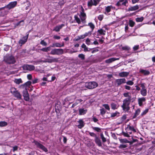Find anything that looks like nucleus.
<instances>
[{"instance_id":"obj_1","label":"nucleus","mask_w":155,"mask_h":155,"mask_svg":"<svg viewBox=\"0 0 155 155\" xmlns=\"http://www.w3.org/2000/svg\"><path fill=\"white\" fill-rule=\"evenodd\" d=\"M3 61L8 64H13L16 62L14 57L11 55L7 54L4 57Z\"/></svg>"},{"instance_id":"obj_2","label":"nucleus","mask_w":155,"mask_h":155,"mask_svg":"<svg viewBox=\"0 0 155 155\" xmlns=\"http://www.w3.org/2000/svg\"><path fill=\"white\" fill-rule=\"evenodd\" d=\"M131 99H125L123 101V104L121 106L124 110L128 111L130 109L129 105L130 104Z\"/></svg>"},{"instance_id":"obj_3","label":"nucleus","mask_w":155,"mask_h":155,"mask_svg":"<svg viewBox=\"0 0 155 155\" xmlns=\"http://www.w3.org/2000/svg\"><path fill=\"white\" fill-rule=\"evenodd\" d=\"M98 84L94 81L87 82L85 84V87L89 89L95 88L98 86Z\"/></svg>"},{"instance_id":"obj_4","label":"nucleus","mask_w":155,"mask_h":155,"mask_svg":"<svg viewBox=\"0 0 155 155\" xmlns=\"http://www.w3.org/2000/svg\"><path fill=\"white\" fill-rule=\"evenodd\" d=\"M64 53V50L62 49H54L52 50L50 54L52 55H60Z\"/></svg>"},{"instance_id":"obj_5","label":"nucleus","mask_w":155,"mask_h":155,"mask_svg":"<svg viewBox=\"0 0 155 155\" xmlns=\"http://www.w3.org/2000/svg\"><path fill=\"white\" fill-rule=\"evenodd\" d=\"M48 57L50 58L46 59L44 60H41V62L44 63L48 62V63H51L54 62H56L58 61V59L56 58H53L52 57L49 56Z\"/></svg>"},{"instance_id":"obj_6","label":"nucleus","mask_w":155,"mask_h":155,"mask_svg":"<svg viewBox=\"0 0 155 155\" xmlns=\"http://www.w3.org/2000/svg\"><path fill=\"white\" fill-rule=\"evenodd\" d=\"M17 4V2L16 1L11 2L4 7L2 8H7L8 10H10L14 8L16 5Z\"/></svg>"},{"instance_id":"obj_7","label":"nucleus","mask_w":155,"mask_h":155,"mask_svg":"<svg viewBox=\"0 0 155 155\" xmlns=\"http://www.w3.org/2000/svg\"><path fill=\"white\" fill-rule=\"evenodd\" d=\"M28 34L19 40L18 42V44L20 46H21L27 42L28 38Z\"/></svg>"},{"instance_id":"obj_8","label":"nucleus","mask_w":155,"mask_h":155,"mask_svg":"<svg viewBox=\"0 0 155 155\" xmlns=\"http://www.w3.org/2000/svg\"><path fill=\"white\" fill-rule=\"evenodd\" d=\"M23 69L24 70L31 71L35 69V67L33 65L25 64L23 66Z\"/></svg>"},{"instance_id":"obj_9","label":"nucleus","mask_w":155,"mask_h":155,"mask_svg":"<svg viewBox=\"0 0 155 155\" xmlns=\"http://www.w3.org/2000/svg\"><path fill=\"white\" fill-rule=\"evenodd\" d=\"M23 96L25 101H29V97L28 94L27 90L26 88H25L23 91Z\"/></svg>"},{"instance_id":"obj_10","label":"nucleus","mask_w":155,"mask_h":155,"mask_svg":"<svg viewBox=\"0 0 155 155\" xmlns=\"http://www.w3.org/2000/svg\"><path fill=\"white\" fill-rule=\"evenodd\" d=\"M115 82L117 86H118L123 84L126 83V80L124 78L117 79L115 81Z\"/></svg>"},{"instance_id":"obj_11","label":"nucleus","mask_w":155,"mask_h":155,"mask_svg":"<svg viewBox=\"0 0 155 155\" xmlns=\"http://www.w3.org/2000/svg\"><path fill=\"white\" fill-rule=\"evenodd\" d=\"M127 3L128 1L127 0H119L116 3V5L117 6L121 5L127 6Z\"/></svg>"},{"instance_id":"obj_12","label":"nucleus","mask_w":155,"mask_h":155,"mask_svg":"<svg viewBox=\"0 0 155 155\" xmlns=\"http://www.w3.org/2000/svg\"><path fill=\"white\" fill-rule=\"evenodd\" d=\"M9 10L7 8H0V11H2L1 13L0 14V15L3 16L6 15L8 14Z\"/></svg>"},{"instance_id":"obj_13","label":"nucleus","mask_w":155,"mask_h":155,"mask_svg":"<svg viewBox=\"0 0 155 155\" xmlns=\"http://www.w3.org/2000/svg\"><path fill=\"white\" fill-rule=\"evenodd\" d=\"M35 145L39 148L42 149L43 151L45 152L48 151L47 149L42 145L38 142H35Z\"/></svg>"},{"instance_id":"obj_14","label":"nucleus","mask_w":155,"mask_h":155,"mask_svg":"<svg viewBox=\"0 0 155 155\" xmlns=\"http://www.w3.org/2000/svg\"><path fill=\"white\" fill-rule=\"evenodd\" d=\"M84 9L82 8V12L81 13V18L82 22L83 23L85 22V20L86 18V15L84 12Z\"/></svg>"},{"instance_id":"obj_15","label":"nucleus","mask_w":155,"mask_h":155,"mask_svg":"<svg viewBox=\"0 0 155 155\" xmlns=\"http://www.w3.org/2000/svg\"><path fill=\"white\" fill-rule=\"evenodd\" d=\"M64 26V24H62L61 25L57 26L55 27L54 29H53V31L56 32H58L60 31V30Z\"/></svg>"},{"instance_id":"obj_16","label":"nucleus","mask_w":155,"mask_h":155,"mask_svg":"<svg viewBox=\"0 0 155 155\" xmlns=\"http://www.w3.org/2000/svg\"><path fill=\"white\" fill-rule=\"evenodd\" d=\"M129 74V72H122L119 74V75L121 77H125L127 76Z\"/></svg>"},{"instance_id":"obj_17","label":"nucleus","mask_w":155,"mask_h":155,"mask_svg":"<svg viewBox=\"0 0 155 155\" xmlns=\"http://www.w3.org/2000/svg\"><path fill=\"white\" fill-rule=\"evenodd\" d=\"M95 142L99 146L101 147L102 146L101 140L98 137H96L95 138Z\"/></svg>"},{"instance_id":"obj_18","label":"nucleus","mask_w":155,"mask_h":155,"mask_svg":"<svg viewBox=\"0 0 155 155\" xmlns=\"http://www.w3.org/2000/svg\"><path fill=\"white\" fill-rule=\"evenodd\" d=\"M78 122L79 123V124L78 125V128L81 129L84 127V122L81 119H80Z\"/></svg>"},{"instance_id":"obj_19","label":"nucleus","mask_w":155,"mask_h":155,"mask_svg":"<svg viewBox=\"0 0 155 155\" xmlns=\"http://www.w3.org/2000/svg\"><path fill=\"white\" fill-rule=\"evenodd\" d=\"M13 96L17 98L18 100H21V99L22 96L18 91L16 92Z\"/></svg>"},{"instance_id":"obj_20","label":"nucleus","mask_w":155,"mask_h":155,"mask_svg":"<svg viewBox=\"0 0 155 155\" xmlns=\"http://www.w3.org/2000/svg\"><path fill=\"white\" fill-rule=\"evenodd\" d=\"M146 101V99L144 97L139 98L138 99V104L140 106H141L143 104V102Z\"/></svg>"},{"instance_id":"obj_21","label":"nucleus","mask_w":155,"mask_h":155,"mask_svg":"<svg viewBox=\"0 0 155 155\" xmlns=\"http://www.w3.org/2000/svg\"><path fill=\"white\" fill-rule=\"evenodd\" d=\"M87 111V109H84L83 108H80L79 109V112L80 115H84L85 114Z\"/></svg>"},{"instance_id":"obj_22","label":"nucleus","mask_w":155,"mask_h":155,"mask_svg":"<svg viewBox=\"0 0 155 155\" xmlns=\"http://www.w3.org/2000/svg\"><path fill=\"white\" fill-rule=\"evenodd\" d=\"M140 72L143 74L144 75H149L150 72L147 70L140 69L139 71Z\"/></svg>"},{"instance_id":"obj_23","label":"nucleus","mask_w":155,"mask_h":155,"mask_svg":"<svg viewBox=\"0 0 155 155\" xmlns=\"http://www.w3.org/2000/svg\"><path fill=\"white\" fill-rule=\"evenodd\" d=\"M139 7L138 5H136L133 7H131L129 8L128 10L130 11H134L138 9Z\"/></svg>"},{"instance_id":"obj_24","label":"nucleus","mask_w":155,"mask_h":155,"mask_svg":"<svg viewBox=\"0 0 155 155\" xmlns=\"http://www.w3.org/2000/svg\"><path fill=\"white\" fill-rule=\"evenodd\" d=\"M31 82L30 81H28L26 82L25 84H22L20 86V88H25V86H29L31 84Z\"/></svg>"},{"instance_id":"obj_25","label":"nucleus","mask_w":155,"mask_h":155,"mask_svg":"<svg viewBox=\"0 0 155 155\" xmlns=\"http://www.w3.org/2000/svg\"><path fill=\"white\" fill-rule=\"evenodd\" d=\"M52 47H63V45H61L59 43H56L53 44Z\"/></svg>"},{"instance_id":"obj_26","label":"nucleus","mask_w":155,"mask_h":155,"mask_svg":"<svg viewBox=\"0 0 155 155\" xmlns=\"http://www.w3.org/2000/svg\"><path fill=\"white\" fill-rule=\"evenodd\" d=\"M110 106L112 109L114 110L117 109L118 107L117 105L114 103H112L110 104Z\"/></svg>"},{"instance_id":"obj_27","label":"nucleus","mask_w":155,"mask_h":155,"mask_svg":"<svg viewBox=\"0 0 155 155\" xmlns=\"http://www.w3.org/2000/svg\"><path fill=\"white\" fill-rule=\"evenodd\" d=\"M116 59L115 58H111L105 60V62L107 63H110L115 61Z\"/></svg>"},{"instance_id":"obj_28","label":"nucleus","mask_w":155,"mask_h":155,"mask_svg":"<svg viewBox=\"0 0 155 155\" xmlns=\"http://www.w3.org/2000/svg\"><path fill=\"white\" fill-rule=\"evenodd\" d=\"M128 128L129 129V130L133 131L134 133L136 132V130L133 127L131 126L130 124H128L127 125V127L125 129Z\"/></svg>"},{"instance_id":"obj_29","label":"nucleus","mask_w":155,"mask_h":155,"mask_svg":"<svg viewBox=\"0 0 155 155\" xmlns=\"http://www.w3.org/2000/svg\"><path fill=\"white\" fill-rule=\"evenodd\" d=\"M98 33L100 35H104L105 34V31L102 29L98 30L97 31Z\"/></svg>"},{"instance_id":"obj_30","label":"nucleus","mask_w":155,"mask_h":155,"mask_svg":"<svg viewBox=\"0 0 155 155\" xmlns=\"http://www.w3.org/2000/svg\"><path fill=\"white\" fill-rule=\"evenodd\" d=\"M113 7L111 6H108L105 7V11L107 13L110 12L111 9H113Z\"/></svg>"},{"instance_id":"obj_31","label":"nucleus","mask_w":155,"mask_h":155,"mask_svg":"<svg viewBox=\"0 0 155 155\" xmlns=\"http://www.w3.org/2000/svg\"><path fill=\"white\" fill-rule=\"evenodd\" d=\"M140 93L142 96H146L147 94V89H141L140 91Z\"/></svg>"},{"instance_id":"obj_32","label":"nucleus","mask_w":155,"mask_h":155,"mask_svg":"<svg viewBox=\"0 0 155 155\" xmlns=\"http://www.w3.org/2000/svg\"><path fill=\"white\" fill-rule=\"evenodd\" d=\"M14 81L15 83L18 84L22 83V81L21 78L15 79Z\"/></svg>"},{"instance_id":"obj_33","label":"nucleus","mask_w":155,"mask_h":155,"mask_svg":"<svg viewBox=\"0 0 155 155\" xmlns=\"http://www.w3.org/2000/svg\"><path fill=\"white\" fill-rule=\"evenodd\" d=\"M50 50V47L49 46L47 48H43L40 49V50L44 52H48Z\"/></svg>"},{"instance_id":"obj_34","label":"nucleus","mask_w":155,"mask_h":155,"mask_svg":"<svg viewBox=\"0 0 155 155\" xmlns=\"http://www.w3.org/2000/svg\"><path fill=\"white\" fill-rule=\"evenodd\" d=\"M140 112V110L138 109L136 111L134 115L133 116V118H135L137 116H138Z\"/></svg>"},{"instance_id":"obj_35","label":"nucleus","mask_w":155,"mask_h":155,"mask_svg":"<svg viewBox=\"0 0 155 155\" xmlns=\"http://www.w3.org/2000/svg\"><path fill=\"white\" fill-rule=\"evenodd\" d=\"M18 91L14 87H12L11 88V92L14 95Z\"/></svg>"},{"instance_id":"obj_36","label":"nucleus","mask_w":155,"mask_h":155,"mask_svg":"<svg viewBox=\"0 0 155 155\" xmlns=\"http://www.w3.org/2000/svg\"><path fill=\"white\" fill-rule=\"evenodd\" d=\"M7 125V123L5 121H0V127H5Z\"/></svg>"},{"instance_id":"obj_37","label":"nucleus","mask_w":155,"mask_h":155,"mask_svg":"<svg viewBox=\"0 0 155 155\" xmlns=\"http://www.w3.org/2000/svg\"><path fill=\"white\" fill-rule=\"evenodd\" d=\"M123 95L124 96L126 97H127V98H128V99H131V97L130 95H129V93L127 92L126 93H124L123 94Z\"/></svg>"},{"instance_id":"obj_38","label":"nucleus","mask_w":155,"mask_h":155,"mask_svg":"<svg viewBox=\"0 0 155 155\" xmlns=\"http://www.w3.org/2000/svg\"><path fill=\"white\" fill-rule=\"evenodd\" d=\"M92 129L97 132H100L101 131V129L98 127H92Z\"/></svg>"},{"instance_id":"obj_39","label":"nucleus","mask_w":155,"mask_h":155,"mask_svg":"<svg viewBox=\"0 0 155 155\" xmlns=\"http://www.w3.org/2000/svg\"><path fill=\"white\" fill-rule=\"evenodd\" d=\"M100 136L103 143H105L106 141V138L104 137L103 133H101L100 134Z\"/></svg>"},{"instance_id":"obj_40","label":"nucleus","mask_w":155,"mask_h":155,"mask_svg":"<svg viewBox=\"0 0 155 155\" xmlns=\"http://www.w3.org/2000/svg\"><path fill=\"white\" fill-rule=\"evenodd\" d=\"M88 25L91 28L92 30L91 31H92L95 28L94 25L92 23L90 22L88 23Z\"/></svg>"},{"instance_id":"obj_41","label":"nucleus","mask_w":155,"mask_h":155,"mask_svg":"<svg viewBox=\"0 0 155 155\" xmlns=\"http://www.w3.org/2000/svg\"><path fill=\"white\" fill-rule=\"evenodd\" d=\"M78 57L82 60H84L85 59V55L82 54H79Z\"/></svg>"},{"instance_id":"obj_42","label":"nucleus","mask_w":155,"mask_h":155,"mask_svg":"<svg viewBox=\"0 0 155 155\" xmlns=\"http://www.w3.org/2000/svg\"><path fill=\"white\" fill-rule=\"evenodd\" d=\"M75 20L76 21V22L79 24L81 23V21L80 19L78 18L77 16L75 15L74 16Z\"/></svg>"},{"instance_id":"obj_43","label":"nucleus","mask_w":155,"mask_h":155,"mask_svg":"<svg viewBox=\"0 0 155 155\" xmlns=\"http://www.w3.org/2000/svg\"><path fill=\"white\" fill-rule=\"evenodd\" d=\"M121 143H129V142L126 139H121L120 140Z\"/></svg>"},{"instance_id":"obj_44","label":"nucleus","mask_w":155,"mask_h":155,"mask_svg":"<svg viewBox=\"0 0 155 155\" xmlns=\"http://www.w3.org/2000/svg\"><path fill=\"white\" fill-rule=\"evenodd\" d=\"M143 20V18L142 17L140 18H137L136 19V20L137 22H142Z\"/></svg>"},{"instance_id":"obj_45","label":"nucleus","mask_w":155,"mask_h":155,"mask_svg":"<svg viewBox=\"0 0 155 155\" xmlns=\"http://www.w3.org/2000/svg\"><path fill=\"white\" fill-rule=\"evenodd\" d=\"M81 47L84 48V51H88V48L84 44H83L82 46Z\"/></svg>"},{"instance_id":"obj_46","label":"nucleus","mask_w":155,"mask_h":155,"mask_svg":"<svg viewBox=\"0 0 155 155\" xmlns=\"http://www.w3.org/2000/svg\"><path fill=\"white\" fill-rule=\"evenodd\" d=\"M119 114V113L117 112V111H116L115 113H112L111 114V117H115L117 116V114Z\"/></svg>"},{"instance_id":"obj_47","label":"nucleus","mask_w":155,"mask_h":155,"mask_svg":"<svg viewBox=\"0 0 155 155\" xmlns=\"http://www.w3.org/2000/svg\"><path fill=\"white\" fill-rule=\"evenodd\" d=\"M87 5L88 7H91L92 5H94L93 3V0H90L87 3Z\"/></svg>"},{"instance_id":"obj_48","label":"nucleus","mask_w":155,"mask_h":155,"mask_svg":"<svg viewBox=\"0 0 155 155\" xmlns=\"http://www.w3.org/2000/svg\"><path fill=\"white\" fill-rule=\"evenodd\" d=\"M129 24L130 27H133L135 24V22L132 20H130L129 21Z\"/></svg>"},{"instance_id":"obj_49","label":"nucleus","mask_w":155,"mask_h":155,"mask_svg":"<svg viewBox=\"0 0 155 155\" xmlns=\"http://www.w3.org/2000/svg\"><path fill=\"white\" fill-rule=\"evenodd\" d=\"M122 135H124L125 137H130V135L128 134L127 133H125L124 131H122L121 133Z\"/></svg>"},{"instance_id":"obj_50","label":"nucleus","mask_w":155,"mask_h":155,"mask_svg":"<svg viewBox=\"0 0 155 155\" xmlns=\"http://www.w3.org/2000/svg\"><path fill=\"white\" fill-rule=\"evenodd\" d=\"M101 111V115H103L105 114L106 111L104 108H102L100 110Z\"/></svg>"},{"instance_id":"obj_51","label":"nucleus","mask_w":155,"mask_h":155,"mask_svg":"<svg viewBox=\"0 0 155 155\" xmlns=\"http://www.w3.org/2000/svg\"><path fill=\"white\" fill-rule=\"evenodd\" d=\"M93 1L94 5L96 6L99 2L100 0H93Z\"/></svg>"},{"instance_id":"obj_52","label":"nucleus","mask_w":155,"mask_h":155,"mask_svg":"<svg viewBox=\"0 0 155 155\" xmlns=\"http://www.w3.org/2000/svg\"><path fill=\"white\" fill-rule=\"evenodd\" d=\"M122 49L123 50H129L130 49V48L128 46H125L122 47Z\"/></svg>"},{"instance_id":"obj_53","label":"nucleus","mask_w":155,"mask_h":155,"mask_svg":"<svg viewBox=\"0 0 155 155\" xmlns=\"http://www.w3.org/2000/svg\"><path fill=\"white\" fill-rule=\"evenodd\" d=\"M86 44L87 45H89L91 44H93L92 43H91V42L90 40L88 38H87L86 39Z\"/></svg>"},{"instance_id":"obj_54","label":"nucleus","mask_w":155,"mask_h":155,"mask_svg":"<svg viewBox=\"0 0 155 155\" xmlns=\"http://www.w3.org/2000/svg\"><path fill=\"white\" fill-rule=\"evenodd\" d=\"M127 147V145L126 144H120L119 146V148L120 149H123L126 148Z\"/></svg>"},{"instance_id":"obj_55","label":"nucleus","mask_w":155,"mask_h":155,"mask_svg":"<svg viewBox=\"0 0 155 155\" xmlns=\"http://www.w3.org/2000/svg\"><path fill=\"white\" fill-rule=\"evenodd\" d=\"M145 83H142L140 84V87H141V89H146V87H145Z\"/></svg>"},{"instance_id":"obj_56","label":"nucleus","mask_w":155,"mask_h":155,"mask_svg":"<svg viewBox=\"0 0 155 155\" xmlns=\"http://www.w3.org/2000/svg\"><path fill=\"white\" fill-rule=\"evenodd\" d=\"M5 47L4 48V50L7 51H8L9 48V46L8 45H5Z\"/></svg>"},{"instance_id":"obj_57","label":"nucleus","mask_w":155,"mask_h":155,"mask_svg":"<svg viewBox=\"0 0 155 155\" xmlns=\"http://www.w3.org/2000/svg\"><path fill=\"white\" fill-rule=\"evenodd\" d=\"M89 135L91 137H94L95 138H96V137H97V135L94 133L93 132H89Z\"/></svg>"},{"instance_id":"obj_58","label":"nucleus","mask_w":155,"mask_h":155,"mask_svg":"<svg viewBox=\"0 0 155 155\" xmlns=\"http://www.w3.org/2000/svg\"><path fill=\"white\" fill-rule=\"evenodd\" d=\"M40 44L44 46H46L47 45V43L43 40L41 41Z\"/></svg>"},{"instance_id":"obj_59","label":"nucleus","mask_w":155,"mask_h":155,"mask_svg":"<svg viewBox=\"0 0 155 155\" xmlns=\"http://www.w3.org/2000/svg\"><path fill=\"white\" fill-rule=\"evenodd\" d=\"M126 84L129 85H132L134 84V82L131 81H129L126 82Z\"/></svg>"},{"instance_id":"obj_60","label":"nucleus","mask_w":155,"mask_h":155,"mask_svg":"<svg viewBox=\"0 0 155 155\" xmlns=\"http://www.w3.org/2000/svg\"><path fill=\"white\" fill-rule=\"evenodd\" d=\"M103 106L106 109L109 110L110 109L109 106L107 104H104L103 105Z\"/></svg>"},{"instance_id":"obj_61","label":"nucleus","mask_w":155,"mask_h":155,"mask_svg":"<svg viewBox=\"0 0 155 155\" xmlns=\"http://www.w3.org/2000/svg\"><path fill=\"white\" fill-rule=\"evenodd\" d=\"M103 15H100L98 16V18L100 21H101L103 19Z\"/></svg>"},{"instance_id":"obj_62","label":"nucleus","mask_w":155,"mask_h":155,"mask_svg":"<svg viewBox=\"0 0 155 155\" xmlns=\"http://www.w3.org/2000/svg\"><path fill=\"white\" fill-rule=\"evenodd\" d=\"M91 31H89L88 32L86 33L84 35V36L85 37L86 36H88L89 35H90L91 34Z\"/></svg>"},{"instance_id":"obj_63","label":"nucleus","mask_w":155,"mask_h":155,"mask_svg":"<svg viewBox=\"0 0 155 155\" xmlns=\"http://www.w3.org/2000/svg\"><path fill=\"white\" fill-rule=\"evenodd\" d=\"M81 39L79 36L76 37L74 40V41H77Z\"/></svg>"},{"instance_id":"obj_64","label":"nucleus","mask_w":155,"mask_h":155,"mask_svg":"<svg viewBox=\"0 0 155 155\" xmlns=\"http://www.w3.org/2000/svg\"><path fill=\"white\" fill-rule=\"evenodd\" d=\"M148 109H146L144 111H143V112L141 114V115H143L145 114L148 112Z\"/></svg>"}]
</instances>
